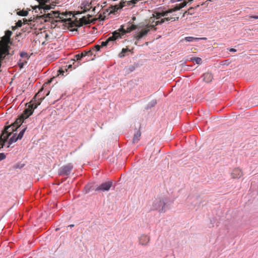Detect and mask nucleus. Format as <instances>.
Wrapping results in <instances>:
<instances>
[{
  "label": "nucleus",
  "mask_w": 258,
  "mask_h": 258,
  "mask_svg": "<svg viewBox=\"0 0 258 258\" xmlns=\"http://www.w3.org/2000/svg\"><path fill=\"white\" fill-rule=\"evenodd\" d=\"M42 90V89H41L40 91L35 95L33 100L30 102V104L28 105V108H26L24 110L23 113L21 115L22 118L26 119L30 116L32 114L34 110L40 104L41 101L44 99V97H41L40 99H38V101L36 100V97L38 96V94Z\"/></svg>",
  "instance_id": "nucleus-1"
},
{
  "label": "nucleus",
  "mask_w": 258,
  "mask_h": 258,
  "mask_svg": "<svg viewBox=\"0 0 258 258\" xmlns=\"http://www.w3.org/2000/svg\"><path fill=\"white\" fill-rule=\"evenodd\" d=\"M165 21L163 19H162L160 21H157L155 23V24H147L146 25V27L145 29H142L140 32L138 33L134 36V37L136 38L137 40H139L142 38L143 36L146 35L149 32L150 30L154 28V30H156V28H155V26L159 24H162L164 23Z\"/></svg>",
  "instance_id": "nucleus-2"
},
{
  "label": "nucleus",
  "mask_w": 258,
  "mask_h": 258,
  "mask_svg": "<svg viewBox=\"0 0 258 258\" xmlns=\"http://www.w3.org/2000/svg\"><path fill=\"white\" fill-rule=\"evenodd\" d=\"M92 16L90 15H88L87 17H83L80 19L78 22V24H76V26L77 27H81L83 25L89 24L91 23H93L97 20V19H94L92 20H90V18Z\"/></svg>",
  "instance_id": "nucleus-3"
},
{
  "label": "nucleus",
  "mask_w": 258,
  "mask_h": 258,
  "mask_svg": "<svg viewBox=\"0 0 258 258\" xmlns=\"http://www.w3.org/2000/svg\"><path fill=\"white\" fill-rule=\"evenodd\" d=\"M118 38H120V34L119 32H117V31H115L112 33V35L109 37L105 41H102L100 46L101 47L106 46L110 41H114Z\"/></svg>",
  "instance_id": "nucleus-4"
},
{
  "label": "nucleus",
  "mask_w": 258,
  "mask_h": 258,
  "mask_svg": "<svg viewBox=\"0 0 258 258\" xmlns=\"http://www.w3.org/2000/svg\"><path fill=\"white\" fill-rule=\"evenodd\" d=\"M16 130L17 129H15V127L13 126L12 124L11 125L7 126L2 134V136L4 137V140L7 141L12 133Z\"/></svg>",
  "instance_id": "nucleus-5"
},
{
  "label": "nucleus",
  "mask_w": 258,
  "mask_h": 258,
  "mask_svg": "<svg viewBox=\"0 0 258 258\" xmlns=\"http://www.w3.org/2000/svg\"><path fill=\"white\" fill-rule=\"evenodd\" d=\"M164 206L165 203L161 199H157L153 202V210H159V211H163V208Z\"/></svg>",
  "instance_id": "nucleus-6"
},
{
  "label": "nucleus",
  "mask_w": 258,
  "mask_h": 258,
  "mask_svg": "<svg viewBox=\"0 0 258 258\" xmlns=\"http://www.w3.org/2000/svg\"><path fill=\"white\" fill-rule=\"evenodd\" d=\"M112 182L111 181H108L104 183H102L101 185L98 186L96 189V191H108L110 187L112 186Z\"/></svg>",
  "instance_id": "nucleus-7"
},
{
  "label": "nucleus",
  "mask_w": 258,
  "mask_h": 258,
  "mask_svg": "<svg viewBox=\"0 0 258 258\" xmlns=\"http://www.w3.org/2000/svg\"><path fill=\"white\" fill-rule=\"evenodd\" d=\"M73 166L71 163H69L62 166L60 168V174L63 175H68L70 174Z\"/></svg>",
  "instance_id": "nucleus-8"
},
{
  "label": "nucleus",
  "mask_w": 258,
  "mask_h": 258,
  "mask_svg": "<svg viewBox=\"0 0 258 258\" xmlns=\"http://www.w3.org/2000/svg\"><path fill=\"white\" fill-rule=\"evenodd\" d=\"M137 28V26L135 25H132L130 27L127 28L126 30L123 28V26L121 25V28L118 29V31L120 34V36L123 35L126 33H129L133 30H136Z\"/></svg>",
  "instance_id": "nucleus-9"
},
{
  "label": "nucleus",
  "mask_w": 258,
  "mask_h": 258,
  "mask_svg": "<svg viewBox=\"0 0 258 258\" xmlns=\"http://www.w3.org/2000/svg\"><path fill=\"white\" fill-rule=\"evenodd\" d=\"M243 174L242 170L239 168H234L231 173L232 178L233 179H238L242 176Z\"/></svg>",
  "instance_id": "nucleus-10"
},
{
  "label": "nucleus",
  "mask_w": 258,
  "mask_h": 258,
  "mask_svg": "<svg viewBox=\"0 0 258 258\" xmlns=\"http://www.w3.org/2000/svg\"><path fill=\"white\" fill-rule=\"evenodd\" d=\"M150 241V237L146 235H142L139 239V242L142 245H147Z\"/></svg>",
  "instance_id": "nucleus-11"
},
{
  "label": "nucleus",
  "mask_w": 258,
  "mask_h": 258,
  "mask_svg": "<svg viewBox=\"0 0 258 258\" xmlns=\"http://www.w3.org/2000/svg\"><path fill=\"white\" fill-rule=\"evenodd\" d=\"M213 79V76L211 73H206L203 75V80L206 83H210Z\"/></svg>",
  "instance_id": "nucleus-12"
},
{
  "label": "nucleus",
  "mask_w": 258,
  "mask_h": 258,
  "mask_svg": "<svg viewBox=\"0 0 258 258\" xmlns=\"http://www.w3.org/2000/svg\"><path fill=\"white\" fill-rule=\"evenodd\" d=\"M25 118H23L20 116V117L17 118L16 121L12 123L13 126L15 127V129H17L22 123Z\"/></svg>",
  "instance_id": "nucleus-13"
},
{
  "label": "nucleus",
  "mask_w": 258,
  "mask_h": 258,
  "mask_svg": "<svg viewBox=\"0 0 258 258\" xmlns=\"http://www.w3.org/2000/svg\"><path fill=\"white\" fill-rule=\"evenodd\" d=\"M187 3L186 1H184L181 4H176L175 6V7L174 8H173V10H174V12L179 10L181 9H182V8L186 6V5H187Z\"/></svg>",
  "instance_id": "nucleus-14"
},
{
  "label": "nucleus",
  "mask_w": 258,
  "mask_h": 258,
  "mask_svg": "<svg viewBox=\"0 0 258 258\" xmlns=\"http://www.w3.org/2000/svg\"><path fill=\"white\" fill-rule=\"evenodd\" d=\"M73 65L72 64H70L69 65H67L66 67L60 69L58 70V73L59 74L64 75V73L65 72H67L68 69H71L72 68Z\"/></svg>",
  "instance_id": "nucleus-15"
},
{
  "label": "nucleus",
  "mask_w": 258,
  "mask_h": 258,
  "mask_svg": "<svg viewBox=\"0 0 258 258\" xmlns=\"http://www.w3.org/2000/svg\"><path fill=\"white\" fill-rule=\"evenodd\" d=\"M141 135V133L139 131H137L135 133L134 138L133 139V142L134 143L138 142V141L140 140Z\"/></svg>",
  "instance_id": "nucleus-16"
},
{
  "label": "nucleus",
  "mask_w": 258,
  "mask_h": 258,
  "mask_svg": "<svg viewBox=\"0 0 258 258\" xmlns=\"http://www.w3.org/2000/svg\"><path fill=\"white\" fill-rule=\"evenodd\" d=\"M16 134H14L13 135V136L10 138L8 141L9 146H8V147H9L10 145H11L13 143L17 142L19 140Z\"/></svg>",
  "instance_id": "nucleus-17"
},
{
  "label": "nucleus",
  "mask_w": 258,
  "mask_h": 258,
  "mask_svg": "<svg viewBox=\"0 0 258 258\" xmlns=\"http://www.w3.org/2000/svg\"><path fill=\"white\" fill-rule=\"evenodd\" d=\"M91 50L89 51L88 52H90ZM88 52L84 51L81 53L78 54L75 56V58L77 60H80L83 57L87 55Z\"/></svg>",
  "instance_id": "nucleus-18"
},
{
  "label": "nucleus",
  "mask_w": 258,
  "mask_h": 258,
  "mask_svg": "<svg viewBox=\"0 0 258 258\" xmlns=\"http://www.w3.org/2000/svg\"><path fill=\"white\" fill-rule=\"evenodd\" d=\"M111 13H112V10H110V11L109 12V13H108V10H106L105 12H104L103 14H101V13L99 14L98 19H100V20L103 21V20H104L105 19V18H106V16H105V15L106 14H107V13L108 14H109Z\"/></svg>",
  "instance_id": "nucleus-19"
},
{
  "label": "nucleus",
  "mask_w": 258,
  "mask_h": 258,
  "mask_svg": "<svg viewBox=\"0 0 258 258\" xmlns=\"http://www.w3.org/2000/svg\"><path fill=\"white\" fill-rule=\"evenodd\" d=\"M27 63V59H20L18 62V65L20 69H21L23 68L24 66Z\"/></svg>",
  "instance_id": "nucleus-20"
},
{
  "label": "nucleus",
  "mask_w": 258,
  "mask_h": 258,
  "mask_svg": "<svg viewBox=\"0 0 258 258\" xmlns=\"http://www.w3.org/2000/svg\"><path fill=\"white\" fill-rule=\"evenodd\" d=\"M199 39H206V38H196L193 37H186L185 38V40L187 42H191L196 41Z\"/></svg>",
  "instance_id": "nucleus-21"
},
{
  "label": "nucleus",
  "mask_w": 258,
  "mask_h": 258,
  "mask_svg": "<svg viewBox=\"0 0 258 258\" xmlns=\"http://www.w3.org/2000/svg\"><path fill=\"white\" fill-rule=\"evenodd\" d=\"M26 129H27V127H25L19 133L18 135L17 136L19 140L22 139Z\"/></svg>",
  "instance_id": "nucleus-22"
},
{
  "label": "nucleus",
  "mask_w": 258,
  "mask_h": 258,
  "mask_svg": "<svg viewBox=\"0 0 258 258\" xmlns=\"http://www.w3.org/2000/svg\"><path fill=\"white\" fill-rule=\"evenodd\" d=\"M191 60L197 64H201L202 62V59L200 57H194L191 58Z\"/></svg>",
  "instance_id": "nucleus-23"
},
{
  "label": "nucleus",
  "mask_w": 258,
  "mask_h": 258,
  "mask_svg": "<svg viewBox=\"0 0 258 258\" xmlns=\"http://www.w3.org/2000/svg\"><path fill=\"white\" fill-rule=\"evenodd\" d=\"M20 56L22 58H24L25 59L28 60L29 59L28 54L26 52H21L20 54Z\"/></svg>",
  "instance_id": "nucleus-24"
},
{
  "label": "nucleus",
  "mask_w": 258,
  "mask_h": 258,
  "mask_svg": "<svg viewBox=\"0 0 258 258\" xmlns=\"http://www.w3.org/2000/svg\"><path fill=\"white\" fill-rule=\"evenodd\" d=\"M28 14V11H25V10H22V11H20L19 12H17V14L18 15L21 16H27Z\"/></svg>",
  "instance_id": "nucleus-25"
},
{
  "label": "nucleus",
  "mask_w": 258,
  "mask_h": 258,
  "mask_svg": "<svg viewBox=\"0 0 258 258\" xmlns=\"http://www.w3.org/2000/svg\"><path fill=\"white\" fill-rule=\"evenodd\" d=\"M129 49L128 48H122L121 52L119 54L120 57H123L124 56L125 53L128 52Z\"/></svg>",
  "instance_id": "nucleus-26"
},
{
  "label": "nucleus",
  "mask_w": 258,
  "mask_h": 258,
  "mask_svg": "<svg viewBox=\"0 0 258 258\" xmlns=\"http://www.w3.org/2000/svg\"><path fill=\"white\" fill-rule=\"evenodd\" d=\"M103 6H101V8H100L99 6L98 5V6L94 7L93 8L92 11L94 12V13H95L96 12L99 13V12L101 10V9H102L103 8Z\"/></svg>",
  "instance_id": "nucleus-27"
},
{
  "label": "nucleus",
  "mask_w": 258,
  "mask_h": 258,
  "mask_svg": "<svg viewBox=\"0 0 258 258\" xmlns=\"http://www.w3.org/2000/svg\"><path fill=\"white\" fill-rule=\"evenodd\" d=\"M6 141H7L4 140V137H3L2 135H1L0 136V149L4 147L5 143Z\"/></svg>",
  "instance_id": "nucleus-28"
},
{
  "label": "nucleus",
  "mask_w": 258,
  "mask_h": 258,
  "mask_svg": "<svg viewBox=\"0 0 258 258\" xmlns=\"http://www.w3.org/2000/svg\"><path fill=\"white\" fill-rule=\"evenodd\" d=\"M12 34V32L10 30H7L5 32V35L4 36L5 37L10 39V37Z\"/></svg>",
  "instance_id": "nucleus-29"
},
{
  "label": "nucleus",
  "mask_w": 258,
  "mask_h": 258,
  "mask_svg": "<svg viewBox=\"0 0 258 258\" xmlns=\"http://www.w3.org/2000/svg\"><path fill=\"white\" fill-rule=\"evenodd\" d=\"M91 4H92V3H90L88 5L84 6V12H83L84 13L90 10V9L92 8Z\"/></svg>",
  "instance_id": "nucleus-30"
},
{
  "label": "nucleus",
  "mask_w": 258,
  "mask_h": 258,
  "mask_svg": "<svg viewBox=\"0 0 258 258\" xmlns=\"http://www.w3.org/2000/svg\"><path fill=\"white\" fill-rule=\"evenodd\" d=\"M153 17L156 18V19H158L161 17L160 12H154L153 14Z\"/></svg>",
  "instance_id": "nucleus-31"
},
{
  "label": "nucleus",
  "mask_w": 258,
  "mask_h": 258,
  "mask_svg": "<svg viewBox=\"0 0 258 258\" xmlns=\"http://www.w3.org/2000/svg\"><path fill=\"white\" fill-rule=\"evenodd\" d=\"M91 187H92V186L91 185H90V184L87 185L84 188L85 193L87 194V193L89 192L91 190Z\"/></svg>",
  "instance_id": "nucleus-32"
},
{
  "label": "nucleus",
  "mask_w": 258,
  "mask_h": 258,
  "mask_svg": "<svg viewBox=\"0 0 258 258\" xmlns=\"http://www.w3.org/2000/svg\"><path fill=\"white\" fill-rule=\"evenodd\" d=\"M22 22L21 20H19L16 23V27H21L22 26Z\"/></svg>",
  "instance_id": "nucleus-33"
},
{
  "label": "nucleus",
  "mask_w": 258,
  "mask_h": 258,
  "mask_svg": "<svg viewBox=\"0 0 258 258\" xmlns=\"http://www.w3.org/2000/svg\"><path fill=\"white\" fill-rule=\"evenodd\" d=\"M6 156L5 154L3 153H0V161L5 159L6 158Z\"/></svg>",
  "instance_id": "nucleus-34"
},
{
  "label": "nucleus",
  "mask_w": 258,
  "mask_h": 258,
  "mask_svg": "<svg viewBox=\"0 0 258 258\" xmlns=\"http://www.w3.org/2000/svg\"><path fill=\"white\" fill-rule=\"evenodd\" d=\"M101 47V46L99 45H95L93 49H94L96 51L100 50V48Z\"/></svg>",
  "instance_id": "nucleus-35"
},
{
  "label": "nucleus",
  "mask_w": 258,
  "mask_h": 258,
  "mask_svg": "<svg viewBox=\"0 0 258 258\" xmlns=\"http://www.w3.org/2000/svg\"><path fill=\"white\" fill-rule=\"evenodd\" d=\"M128 69L130 72H133L135 70V67L134 66H130L128 68Z\"/></svg>",
  "instance_id": "nucleus-36"
},
{
  "label": "nucleus",
  "mask_w": 258,
  "mask_h": 258,
  "mask_svg": "<svg viewBox=\"0 0 258 258\" xmlns=\"http://www.w3.org/2000/svg\"><path fill=\"white\" fill-rule=\"evenodd\" d=\"M154 17H151L149 20V23H153L154 22Z\"/></svg>",
  "instance_id": "nucleus-37"
},
{
  "label": "nucleus",
  "mask_w": 258,
  "mask_h": 258,
  "mask_svg": "<svg viewBox=\"0 0 258 258\" xmlns=\"http://www.w3.org/2000/svg\"><path fill=\"white\" fill-rule=\"evenodd\" d=\"M166 12H167V14H169V13H171L173 12H174V10H173V8H171V9H168V10L166 11Z\"/></svg>",
  "instance_id": "nucleus-38"
},
{
  "label": "nucleus",
  "mask_w": 258,
  "mask_h": 258,
  "mask_svg": "<svg viewBox=\"0 0 258 258\" xmlns=\"http://www.w3.org/2000/svg\"><path fill=\"white\" fill-rule=\"evenodd\" d=\"M161 17H164L167 15L166 11H163L162 12H160Z\"/></svg>",
  "instance_id": "nucleus-39"
},
{
  "label": "nucleus",
  "mask_w": 258,
  "mask_h": 258,
  "mask_svg": "<svg viewBox=\"0 0 258 258\" xmlns=\"http://www.w3.org/2000/svg\"><path fill=\"white\" fill-rule=\"evenodd\" d=\"M172 19H173L172 18L167 17V18H164V20H165V21H168L171 20Z\"/></svg>",
  "instance_id": "nucleus-40"
},
{
  "label": "nucleus",
  "mask_w": 258,
  "mask_h": 258,
  "mask_svg": "<svg viewBox=\"0 0 258 258\" xmlns=\"http://www.w3.org/2000/svg\"><path fill=\"white\" fill-rule=\"evenodd\" d=\"M250 18H254V19H258V16H251Z\"/></svg>",
  "instance_id": "nucleus-41"
},
{
  "label": "nucleus",
  "mask_w": 258,
  "mask_h": 258,
  "mask_svg": "<svg viewBox=\"0 0 258 258\" xmlns=\"http://www.w3.org/2000/svg\"><path fill=\"white\" fill-rule=\"evenodd\" d=\"M229 51L230 52H235L236 51V50L235 49H234V48H230L229 49Z\"/></svg>",
  "instance_id": "nucleus-42"
},
{
  "label": "nucleus",
  "mask_w": 258,
  "mask_h": 258,
  "mask_svg": "<svg viewBox=\"0 0 258 258\" xmlns=\"http://www.w3.org/2000/svg\"><path fill=\"white\" fill-rule=\"evenodd\" d=\"M132 19H133V20H134H134H136V17H133L132 18Z\"/></svg>",
  "instance_id": "nucleus-43"
},
{
  "label": "nucleus",
  "mask_w": 258,
  "mask_h": 258,
  "mask_svg": "<svg viewBox=\"0 0 258 258\" xmlns=\"http://www.w3.org/2000/svg\"><path fill=\"white\" fill-rule=\"evenodd\" d=\"M49 92H48V93L46 94V96H48V95H49Z\"/></svg>",
  "instance_id": "nucleus-44"
},
{
  "label": "nucleus",
  "mask_w": 258,
  "mask_h": 258,
  "mask_svg": "<svg viewBox=\"0 0 258 258\" xmlns=\"http://www.w3.org/2000/svg\"><path fill=\"white\" fill-rule=\"evenodd\" d=\"M194 0H188V2H191L192 1H193Z\"/></svg>",
  "instance_id": "nucleus-45"
},
{
  "label": "nucleus",
  "mask_w": 258,
  "mask_h": 258,
  "mask_svg": "<svg viewBox=\"0 0 258 258\" xmlns=\"http://www.w3.org/2000/svg\"><path fill=\"white\" fill-rule=\"evenodd\" d=\"M73 64H74L75 63V59L73 60Z\"/></svg>",
  "instance_id": "nucleus-46"
},
{
  "label": "nucleus",
  "mask_w": 258,
  "mask_h": 258,
  "mask_svg": "<svg viewBox=\"0 0 258 258\" xmlns=\"http://www.w3.org/2000/svg\"><path fill=\"white\" fill-rule=\"evenodd\" d=\"M69 226H70V227H73V226H74V225H73V224H72V225H70Z\"/></svg>",
  "instance_id": "nucleus-47"
},
{
  "label": "nucleus",
  "mask_w": 258,
  "mask_h": 258,
  "mask_svg": "<svg viewBox=\"0 0 258 258\" xmlns=\"http://www.w3.org/2000/svg\"><path fill=\"white\" fill-rule=\"evenodd\" d=\"M76 66H74V67H73V68H74V69H75V68H76Z\"/></svg>",
  "instance_id": "nucleus-48"
}]
</instances>
